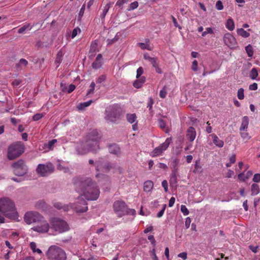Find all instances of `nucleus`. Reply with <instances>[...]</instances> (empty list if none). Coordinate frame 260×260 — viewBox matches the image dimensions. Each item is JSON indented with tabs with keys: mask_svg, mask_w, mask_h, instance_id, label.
Instances as JSON below:
<instances>
[{
	"mask_svg": "<svg viewBox=\"0 0 260 260\" xmlns=\"http://www.w3.org/2000/svg\"><path fill=\"white\" fill-rule=\"evenodd\" d=\"M31 28L32 26H30V24H27L23 25V26L19 28V29L18 30V32L19 34H23L24 33L26 30H31Z\"/></svg>",
	"mask_w": 260,
	"mask_h": 260,
	"instance_id": "obj_31",
	"label": "nucleus"
},
{
	"mask_svg": "<svg viewBox=\"0 0 260 260\" xmlns=\"http://www.w3.org/2000/svg\"><path fill=\"white\" fill-rule=\"evenodd\" d=\"M166 207H167V205L166 204H164L163 205V207H162V209L160 211H159L157 214V217L158 218H160L163 215Z\"/></svg>",
	"mask_w": 260,
	"mask_h": 260,
	"instance_id": "obj_55",
	"label": "nucleus"
},
{
	"mask_svg": "<svg viewBox=\"0 0 260 260\" xmlns=\"http://www.w3.org/2000/svg\"><path fill=\"white\" fill-rule=\"evenodd\" d=\"M50 226L49 223L45 220V218L42 216V219L38 221L36 225L31 228V230L39 233L44 234L49 231Z\"/></svg>",
	"mask_w": 260,
	"mask_h": 260,
	"instance_id": "obj_11",
	"label": "nucleus"
},
{
	"mask_svg": "<svg viewBox=\"0 0 260 260\" xmlns=\"http://www.w3.org/2000/svg\"><path fill=\"white\" fill-rule=\"evenodd\" d=\"M50 228L55 231L61 233L69 230V228L67 223L58 217H52L49 220Z\"/></svg>",
	"mask_w": 260,
	"mask_h": 260,
	"instance_id": "obj_7",
	"label": "nucleus"
},
{
	"mask_svg": "<svg viewBox=\"0 0 260 260\" xmlns=\"http://www.w3.org/2000/svg\"><path fill=\"white\" fill-rule=\"evenodd\" d=\"M24 151V146L20 142H18L9 146L8 152V157L12 160L21 155Z\"/></svg>",
	"mask_w": 260,
	"mask_h": 260,
	"instance_id": "obj_6",
	"label": "nucleus"
},
{
	"mask_svg": "<svg viewBox=\"0 0 260 260\" xmlns=\"http://www.w3.org/2000/svg\"><path fill=\"white\" fill-rule=\"evenodd\" d=\"M138 3L137 1L132 3L129 5V10H133L138 7Z\"/></svg>",
	"mask_w": 260,
	"mask_h": 260,
	"instance_id": "obj_51",
	"label": "nucleus"
},
{
	"mask_svg": "<svg viewBox=\"0 0 260 260\" xmlns=\"http://www.w3.org/2000/svg\"><path fill=\"white\" fill-rule=\"evenodd\" d=\"M187 254L186 252H183L178 254V256L182 258L183 260H185L187 258Z\"/></svg>",
	"mask_w": 260,
	"mask_h": 260,
	"instance_id": "obj_59",
	"label": "nucleus"
},
{
	"mask_svg": "<svg viewBox=\"0 0 260 260\" xmlns=\"http://www.w3.org/2000/svg\"><path fill=\"white\" fill-rule=\"evenodd\" d=\"M73 182L77 192H82L87 200H96L100 195V189L96 183L88 177H75Z\"/></svg>",
	"mask_w": 260,
	"mask_h": 260,
	"instance_id": "obj_1",
	"label": "nucleus"
},
{
	"mask_svg": "<svg viewBox=\"0 0 260 260\" xmlns=\"http://www.w3.org/2000/svg\"><path fill=\"white\" fill-rule=\"evenodd\" d=\"M113 207L115 213L119 217L127 214L135 215L136 214L135 209L128 208L125 203L122 201H115Z\"/></svg>",
	"mask_w": 260,
	"mask_h": 260,
	"instance_id": "obj_4",
	"label": "nucleus"
},
{
	"mask_svg": "<svg viewBox=\"0 0 260 260\" xmlns=\"http://www.w3.org/2000/svg\"><path fill=\"white\" fill-rule=\"evenodd\" d=\"M36 170L40 176L44 177L53 173L54 167L51 163L48 162L46 164H39Z\"/></svg>",
	"mask_w": 260,
	"mask_h": 260,
	"instance_id": "obj_10",
	"label": "nucleus"
},
{
	"mask_svg": "<svg viewBox=\"0 0 260 260\" xmlns=\"http://www.w3.org/2000/svg\"><path fill=\"white\" fill-rule=\"evenodd\" d=\"M95 84L94 82H92L90 85V88L87 90V94L93 93Z\"/></svg>",
	"mask_w": 260,
	"mask_h": 260,
	"instance_id": "obj_49",
	"label": "nucleus"
},
{
	"mask_svg": "<svg viewBox=\"0 0 260 260\" xmlns=\"http://www.w3.org/2000/svg\"><path fill=\"white\" fill-rule=\"evenodd\" d=\"M45 203L42 201H39L35 204V207L37 209H41L45 207Z\"/></svg>",
	"mask_w": 260,
	"mask_h": 260,
	"instance_id": "obj_39",
	"label": "nucleus"
},
{
	"mask_svg": "<svg viewBox=\"0 0 260 260\" xmlns=\"http://www.w3.org/2000/svg\"><path fill=\"white\" fill-rule=\"evenodd\" d=\"M213 139L214 144L217 147L221 148L223 146L224 142L222 140L219 139L218 137L214 134L210 135Z\"/></svg>",
	"mask_w": 260,
	"mask_h": 260,
	"instance_id": "obj_18",
	"label": "nucleus"
},
{
	"mask_svg": "<svg viewBox=\"0 0 260 260\" xmlns=\"http://www.w3.org/2000/svg\"><path fill=\"white\" fill-rule=\"evenodd\" d=\"M216 8L218 10H221L223 8L222 3L220 1H218L216 3Z\"/></svg>",
	"mask_w": 260,
	"mask_h": 260,
	"instance_id": "obj_54",
	"label": "nucleus"
},
{
	"mask_svg": "<svg viewBox=\"0 0 260 260\" xmlns=\"http://www.w3.org/2000/svg\"><path fill=\"white\" fill-rule=\"evenodd\" d=\"M143 69L142 67H140L137 69L136 78L137 79L141 78V75L143 74Z\"/></svg>",
	"mask_w": 260,
	"mask_h": 260,
	"instance_id": "obj_48",
	"label": "nucleus"
},
{
	"mask_svg": "<svg viewBox=\"0 0 260 260\" xmlns=\"http://www.w3.org/2000/svg\"><path fill=\"white\" fill-rule=\"evenodd\" d=\"M153 187V182L151 180H147L144 183V190L146 192L150 191Z\"/></svg>",
	"mask_w": 260,
	"mask_h": 260,
	"instance_id": "obj_23",
	"label": "nucleus"
},
{
	"mask_svg": "<svg viewBox=\"0 0 260 260\" xmlns=\"http://www.w3.org/2000/svg\"><path fill=\"white\" fill-rule=\"evenodd\" d=\"M102 136L97 130L93 129L87 133L84 138V141L93 147L95 150L99 147V144Z\"/></svg>",
	"mask_w": 260,
	"mask_h": 260,
	"instance_id": "obj_5",
	"label": "nucleus"
},
{
	"mask_svg": "<svg viewBox=\"0 0 260 260\" xmlns=\"http://www.w3.org/2000/svg\"><path fill=\"white\" fill-rule=\"evenodd\" d=\"M62 56H63V53H62V51L60 50L57 54L55 61L57 63L61 62V61L62 60Z\"/></svg>",
	"mask_w": 260,
	"mask_h": 260,
	"instance_id": "obj_44",
	"label": "nucleus"
},
{
	"mask_svg": "<svg viewBox=\"0 0 260 260\" xmlns=\"http://www.w3.org/2000/svg\"><path fill=\"white\" fill-rule=\"evenodd\" d=\"M13 173L16 176H22L25 175L28 171L27 167L24 160L19 159L12 164Z\"/></svg>",
	"mask_w": 260,
	"mask_h": 260,
	"instance_id": "obj_9",
	"label": "nucleus"
},
{
	"mask_svg": "<svg viewBox=\"0 0 260 260\" xmlns=\"http://www.w3.org/2000/svg\"><path fill=\"white\" fill-rule=\"evenodd\" d=\"M85 9V5L84 4L82 5L81 8L80 10L79 13V16H78V19L80 20L81 19L82 17L83 16V14L84 13Z\"/></svg>",
	"mask_w": 260,
	"mask_h": 260,
	"instance_id": "obj_46",
	"label": "nucleus"
},
{
	"mask_svg": "<svg viewBox=\"0 0 260 260\" xmlns=\"http://www.w3.org/2000/svg\"><path fill=\"white\" fill-rule=\"evenodd\" d=\"M76 149L79 154H85L90 151L95 150L90 145H87V143L85 141L78 143L77 144Z\"/></svg>",
	"mask_w": 260,
	"mask_h": 260,
	"instance_id": "obj_15",
	"label": "nucleus"
},
{
	"mask_svg": "<svg viewBox=\"0 0 260 260\" xmlns=\"http://www.w3.org/2000/svg\"><path fill=\"white\" fill-rule=\"evenodd\" d=\"M224 44L231 49H235L238 47L235 38L230 33H226L223 36Z\"/></svg>",
	"mask_w": 260,
	"mask_h": 260,
	"instance_id": "obj_16",
	"label": "nucleus"
},
{
	"mask_svg": "<svg viewBox=\"0 0 260 260\" xmlns=\"http://www.w3.org/2000/svg\"><path fill=\"white\" fill-rule=\"evenodd\" d=\"M172 138H168L165 142L159 146L156 147L150 153V155L152 157H155L160 155L163 151H165L169 147V145L171 143Z\"/></svg>",
	"mask_w": 260,
	"mask_h": 260,
	"instance_id": "obj_14",
	"label": "nucleus"
},
{
	"mask_svg": "<svg viewBox=\"0 0 260 260\" xmlns=\"http://www.w3.org/2000/svg\"><path fill=\"white\" fill-rule=\"evenodd\" d=\"M98 43L94 41L91 43L89 53H95L98 50Z\"/></svg>",
	"mask_w": 260,
	"mask_h": 260,
	"instance_id": "obj_32",
	"label": "nucleus"
},
{
	"mask_svg": "<svg viewBox=\"0 0 260 260\" xmlns=\"http://www.w3.org/2000/svg\"><path fill=\"white\" fill-rule=\"evenodd\" d=\"M237 96L239 100H243L244 99V94L243 88H241L238 90Z\"/></svg>",
	"mask_w": 260,
	"mask_h": 260,
	"instance_id": "obj_40",
	"label": "nucleus"
},
{
	"mask_svg": "<svg viewBox=\"0 0 260 260\" xmlns=\"http://www.w3.org/2000/svg\"><path fill=\"white\" fill-rule=\"evenodd\" d=\"M258 76V72L256 68H252L250 72L249 77L252 80H254Z\"/></svg>",
	"mask_w": 260,
	"mask_h": 260,
	"instance_id": "obj_34",
	"label": "nucleus"
},
{
	"mask_svg": "<svg viewBox=\"0 0 260 260\" xmlns=\"http://www.w3.org/2000/svg\"><path fill=\"white\" fill-rule=\"evenodd\" d=\"M251 195L255 196L259 193L260 189L258 185L256 183H253L251 186Z\"/></svg>",
	"mask_w": 260,
	"mask_h": 260,
	"instance_id": "obj_25",
	"label": "nucleus"
},
{
	"mask_svg": "<svg viewBox=\"0 0 260 260\" xmlns=\"http://www.w3.org/2000/svg\"><path fill=\"white\" fill-rule=\"evenodd\" d=\"M81 32V30L79 28V27H76L75 28H74L72 31V38L73 39L78 34V32Z\"/></svg>",
	"mask_w": 260,
	"mask_h": 260,
	"instance_id": "obj_50",
	"label": "nucleus"
},
{
	"mask_svg": "<svg viewBox=\"0 0 260 260\" xmlns=\"http://www.w3.org/2000/svg\"><path fill=\"white\" fill-rule=\"evenodd\" d=\"M57 142L56 140L53 139L49 141L48 143V147L50 149H52L54 144Z\"/></svg>",
	"mask_w": 260,
	"mask_h": 260,
	"instance_id": "obj_60",
	"label": "nucleus"
},
{
	"mask_svg": "<svg viewBox=\"0 0 260 260\" xmlns=\"http://www.w3.org/2000/svg\"><path fill=\"white\" fill-rule=\"evenodd\" d=\"M198 61L196 60L193 61L191 65V69L193 71H198Z\"/></svg>",
	"mask_w": 260,
	"mask_h": 260,
	"instance_id": "obj_57",
	"label": "nucleus"
},
{
	"mask_svg": "<svg viewBox=\"0 0 260 260\" xmlns=\"http://www.w3.org/2000/svg\"><path fill=\"white\" fill-rule=\"evenodd\" d=\"M0 212L11 219H15L18 216L13 202L8 198L0 199Z\"/></svg>",
	"mask_w": 260,
	"mask_h": 260,
	"instance_id": "obj_2",
	"label": "nucleus"
},
{
	"mask_svg": "<svg viewBox=\"0 0 260 260\" xmlns=\"http://www.w3.org/2000/svg\"><path fill=\"white\" fill-rule=\"evenodd\" d=\"M105 118L110 121H114L119 118L121 115V109L117 105H113L107 108L106 110Z\"/></svg>",
	"mask_w": 260,
	"mask_h": 260,
	"instance_id": "obj_8",
	"label": "nucleus"
},
{
	"mask_svg": "<svg viewBox=\"0 0 260 260\" xmlns=\"http://www.w3.org/2000/svg\"><path fill=\"white\" fill-rule=\"evenodd\" d=\"M138 45L142 49H147L148 50H151V49L149 47V45L148 44L144 43H139Z\"/></svg>",
	"mask_w": 260,
	"mask_h": 260,
	"instance_id": "obj_42",
	"label": "nucleus"
},
{
	"mask_svg": "<svg viewBox=\"0 0 260 260\" xmlns=\"http://www.w3.org/2000/svg\"><path fill=\"white\" fill-rule=\"evenodd\" d=\"M126 119H127V121L129 123H133L135 121H137V117L136 114H135V113H133V114H130V113L127 114L126 115Z\"/></svg>",
	"mask_w": 260,
	"mask_h": 260,
	"instance_id": "obj_24",
	"label": "nucleus"
},
{
	"mask_svg": "<svg viewBox=\"0 0 260 260\" xmlns=\"http://www.w3.org/2000/svg\"><path fill=\"white\" fill-rule=\"evenodd\" d=\"M191 223V219L190 217H188L185 219V226L186 229H188Z\"/></svg>",
	"mask_w": 260,
	"mask_h": 260,
	"instance_id": "obj_62",
	"label": "nucleus"
},
{
	"mask_svg": "<svg viewBox=\"0 0 260 260\" xmlns=\"http://www.w3.org/2000/svg\"><path fill=\"white\" fill-rule=\"evenodd\" d=\"M240 135L241 138L245 140V142H247L251 138V136L246 131L241 132Z\"/></svg>",
	"mask_w": 260,
	"mask_h": 260,
	"instance_id": "obj_35",
	"label": "nucleus"
},
{
	"mask_svg": "<svg viewBox=\"0 0 260 260\" xmlns=\"http://www.w3.org/2000/svg\"><path fill=\"white\" fill-rule=\"evenodd\" d=\"M144 58L145 60H148L152 66H155L156 63H157V58L156 57H151L148 55V54H144Z\"/></svg>",
	"mask_w": 260,
	"mask_h": 260,
	"instance_id": "obj_28",
	"label": "nucleus"
},
{
	"mask_svg": "<svg viewBox=\"0 0 260 260\" xmlns=\"http://www.w3.org/2000/svg\"><path fill=\"white\" fill-rule=\"evenodd\" d=\"M237 33L238 35L243 38H248L250 36V34L245 30L243 28H238L237 29Z\"/></svg>",
	"mask_w": 260,
	"mask_h": 260,
	"instance_id": "obj_26",
	"label": "nucleus"
},
{
	"mask_svg": "<svg viewBox=\"0 0 260 260\" xmlns=\"http://www.w3.org/2000/svg\"><path fill=\"white\" fill-rule=\"evenodd\" d=\"M30 247L34 252H37L39 254L42 253L41 249L36 248V244L35 242H31Z\"/></svg>",
	"mask_w": 260,
	"mask_h": 260,
	"instance_id": "obj_37",
	"label": "nucleus"
},
{
	"mask_svg": "<svg viewBox=\"0 0 260 260\" xmlns=\"http://www.w3.org/2000/svg\"><path fill=\"white\" fill-rule=\"evenodd\" d=\"M226 27L229 30H233L235 28V23L234 22V20L232 19H229L227 20L226 23Z\"/></svg>",
	"mask_w": 260,
	"mask_h": 260,
	"instance_id": "obj_30",
	"label": "nucleus"
},
{
	"mask_svg": "<svg viewBox=\"0 0 260 260\" xmlns=\"http://www.w3.org/2000/svg\"><path fill=\"white\" fill-rule=\"evenodd\" d=\"M170 184L172 187H176L177 185V174L175 171H173L171 175L170 179Z\"/></svg>",
	"mask_w": 260,
	"mask_h": 260,
	"instance_id": "obj_20",
	"label": "nucleus"
},
{
	"mask_svg": "<svg viewBox=\"0 0 260 260\" xmlns=\"http://www.w3.org/2000/svg\"><path fill=\"white\" fill-rule=\"evenodd\" d=\"M42 216L40 213L35 211H29L26 212L24 216L25 222L30 224L33 223H37L42 219Z\"/></svg>",
	"mask_w": 260,
	"mask_h": 260,
	"instance_id": "obj_13",
	"label": "nucleus"
},
{
	"mask_svg": "<svg viewBox=\"0 0 260 260\" xmlns=\"http://www.w3.org/2000/svg\"><path fill=\"white\" fill-rule=\"evenodd\" d=\"M158 124L161 129L165 128L166 126V122L161 119L158 120Z\"/></svg>",
	"mask_w": 260,
	"mask_h": 260,
	"instance_id": "obj_58",
	"label": "nucleus"
},
{
	"mask_svg": "<svg viewBox=\"0 0 260 260\" xmlns=\"http://www.w3.org/2000/svg\"><path fill=\"white\" fill-rule=\"evenodd\" d=\"M180 210L184 215H187L189 214V211L185 205H182L181 206Z\"/></svg>",
	"mask_w": 260,
	"mask_h": 260,
	"instance_id": "obj_47",
	"label": "nucleus"
},
{
	"mask_svg": "<svg viewBox=\"0 0 260 260\" xmlns=\"http://www.w3.org/2000/svg\"><path fill=\"white\" fill-rule=\"evenodd\" d=\"M213 30L211 27H207L206 28L205 31H203L202 36L205 37L208 34H213Z\"/></svg>",
	"mask_w": 260,
	"mask_h": 260,
	"instance_id": "obj_41",
	"label": "nucleus"
},
{
	"mask_svg": "<svg viewBox=\"0 0 260 260\" xmlns=\"http://www.w3.org/2000/svg\"><path fill=\"white\" fill-rule=\"evenodd\" d=\"M249 124V118L248 116H245L242 118V123L240 127V132L247 131Z\"/></svg>",
	"mask_w": 260,
	"mask_h": 260,
	"instance_id": "obj_19",
	"label": "nucleus"
},
{
	"mask_svg": "<svg viewBox=\"0 0 260 260\" xmlns=\"http://www.w3.org/2000/svg\"><path fill=\"white\" fill-rule=\"evenodd\" d=\"M252 181L256 183L260 182V174H255L253 176Z\"/></svg>",
	"mask_w": 260,
	"mask_h": 260,
	"instance_id": "obj_52",
	"label": "nucleus"
},
{
	"mask_svg": "<svg viewBox=\"0 0 260 260\" xmlns=\"http://www.w3.org/2000/svg\"><path fill=\"white\" fill-rule=\"evenodd\" d=\"M167 92V87L166 86H165L159 92V96L162 98L164 99L166 97Z\"/></svg>",
	"mask_w": 260,
	"mask_h": 260,
	"instance_id": "obj_43",
	"label": "nucleus"
},
{
	"mask_svg": "<svg viewBox=\"0 0 260 260\" xmlns=\"http://www.w3.org/2000/svg\"><path fill=\"white\" fill-rule=\"evenodd\" d=\"M186 137L190 142L194 141L196 137V132L193 127L190 126L188 128Z\"/></svg>",
	"mask_w": 260,
	"mask_h": 260,
	"instance_id": "obj_17",
	"label": "nucleus"
},
{
	"mask_svg": "<svg viewBox=\"0 0 260 260\" xmlns=\"http://www.w3.org/2000/svg\"><path fill=\"white\" fill-rule=\"evenodd\" d=\"M246 175L244 174V173H240L238 175V179L239 180H240L241 181H245V180L247 179V178H246Z\"/></svg>",
	"mask_w": 260,
	"mask_h": 260,
	"instance_id": "obj_61",
	"label": "nucleus"
},
{
	"mask_svg": "<svg viewBox=\"0 0 260 260\" xmlns=\"http://www.w3.org/2000/svg\"><path fill=\"white\" fill-rule=\"evenodd\" d=\"M108 150L110 153L115 155H117L120 152L119 147L115 144L110 145L109 146Z\"/></svg>",
	"mask_w": 260,
	"mask_h": 260,
	"instance_id": "obj_21",
	"label": "nucleus"
},
{
	"mask_svg": "<svg viewBox=\"0 0 260 260\" xmlns=\"http://www.w3.org/2000/svg\"><path fill=\"white\" fill-rule=\"evenodd\" d=\"M245 50L249 57H252L253 55V48L251 45H248L245 47Z\"/></svg>",
	"mask_w": 260,
	"mask_h": 260,
	"instance_id": "obj_36",
	"label": "nucleus"
},
{
	"mask_svg": "<svg viewBox=\"0 0 260 260\" xmlns=\"http://www.w3.org/2000/svg\"><path fill=\"white\" fill-rule=\"evenodd\" d=\"M249 89L251 90H255L257 89V84L256 83H253L249 86Z\"/></svg>",
	"mask_w": 260,
	"mask_h": 260,
	"instance_id": "obj_64",
	"label": "nucleus"
},
{
	"mask_svg": "<svg viewBox=\"0 0 260 260\" xmlns=\"http://www.w3.org/2000/svg\"><path fill=\"white\" fill-rule=\"evenodd\" d=\"M28 64L27 61L23 58L20 59L19 62L16 64L17 70H21L23 67H26Z\"/></svg>",
	"mask_w": 260,
	"mask_h": 260,
	"instance_id": "obj_27",
	"label": "nucleus"
},
{
	"mask_svg": "<svg viewBox=\"0 0 260 260\" xmlns=\"http://www.w3.org/2000/svg\"><path fill=\"white\" fill-rule=\"evenodd\" d=\"M118 37L117 35H116L115 37L112 39H107V42L108 43V45H111L115 42H116L118 40Z\"/></svg>",
	"mask_w": 260,
	"mask_h": 260,
	"instance_id": "obj_45",
	"label": "nucleus"
},
{
	"mask_svg": "<svg viewBox=\"0 0 260 260\" xmlns=\"http://www.w3.org/2000/svg\"><path fill=\"white\" fill-rule=\"evenodd\" d=\"M145 81V77L144 76H142L134 82L133 86L135 88H139L142 87Z\"/></svg>",
	"mask_w": 260,
	"mask_h": 260,
	"instance_id": "obj_22",
	"label": "nucleus"
},
{
	"mask_svg": "<svg viewBox=\"0 0 260 260\" xmlns=\"http://www.w3.org/2000/svg\"><path fill=\"white\" fill-rule=\"evenodd\" d=\"M46 255L49 260H67V254L64 250L56 245L50 246Z\"/></svg>",
	"mask_w": 260,
	"mask_h": 260,
	"instance_id": "obj_3",
	"label": "nucleus"
},
{
	"mask_svg": "<svg viewBox=\"0 0 260 260\" xmlns=\"http://www.w3.org/2000/svg\"><path fill=\"white\" fill-rule=\"evenodd\" d=\"M106 80V77L104 75L100 76L96 80L97 83H101Z\"/></svg>",
	"mask_w": 260,
	"mask_h": 260,
	"instance_id": "obj_63",
	"label": "nucleus"
},
{
	"mask_svg": "<svg viewBox=\"0 0 260 260\" xmlns=\"http://www.w3.org/2000/svg\"><path fill=\"white\" fill-rule=\"evenodd\" d=\"M110 7V4H107L104 8L103 10L102 14L101 15L100 17L102 20H104L105 16L108 13L109 8Z\"/></svg>",
	"mask_w": 260,
	"mask_h": 260,
	"instance_id": "obj_33",
	"label": "nucleus"
},
{
	"mask_svg": "<svg viewBox=\"0 0 260 260\" xmlns=\"http://www.w3.org/2000/svg\"><path fill=\"white\" fill-rule=\"evenodd\" d=\"M43 116V114L42 113H37L34 115L33 116V120L34 121H38L40 119H41Z\"/></svg>",
	"mask_w": 260,
	"mask_h": 260,
	"instance_id": "obj_56",
	"label": "nucleus"
},
{
	"mask_svg": "<svg viewBox=\"0 0 260 260\" xmlns=\"http://www.w3.org/2000/svg\"><path fill=\"white\" fill-rule=\"evenodd\" d=\"M70 206L78 213L85 212L88 209L86 202L81 197L77 199L75 203L70 204Z\"/></svg>",
	"mask_w": 260,
	"mask_h": 260,
	"instance_id": "obj_12",
	"label": "nucleus"
},
{
	"mask_svg": "<svg viewBox=\"0 0 260 260\" xmlns=\"http://www.w3.org/2000/svg\"><path fill=\"white\" fill-rule=\"evenodd\" d=\"M92 103V101L89 100L86 102L80 103L77 106V109L79 110H82L85 108L89 106Z\"/></svg>",
	"mask_w": 260,
	"mask_h": 260,
	"instance_id": "obj_29",
	"label": "nucleus"
},
{
	"mask_svg": "<svg viewBox=\"0 0 260 260\" xmlns=\"http://www.w3.org/2000/svg\"><path fill=\"white\" fill-rule=\"evenodd\" d=\"M153 104H154V101H153V99L152 98H149V101L147 104V107L149 108V109L150 111V112H151V111H152V105Z\"/></svg>",
	"mask_w": 260,
	"mask_h": 260,
	"instance_id": "obj_53",
	"label": "nucleus"
},
{
	"mask_svg": "<svg viewBox=\"0 0 260 260\" xmlns=\"http://www.w3.org/2000/svg\"><path fill=\"white\" fill-rule=\"evenodd\" d=\"M102 62L101 61L95 59V60L92 63V67L94 69H98L101 67Z\"/></svg>",
	"mask_w": 260,
	"mask_h": 260,
	"instance_id": "obj_38",
	"label": "nucleus"
}]
</instances>
